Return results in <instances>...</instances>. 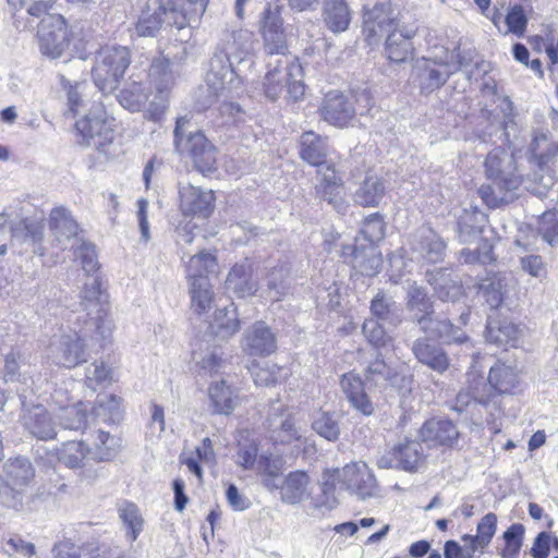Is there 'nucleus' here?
<instances>
[{"label": "nucleus", "instance_id": "59", "mask_svg": "<svg viewBox=\"0 0 558 558\" xmlns=\"http://www.w3.org/2000/svg\"><path fill=\"white\" fill-rule=\"evenodd\" d=\"M75 256L81 260L82 268L86 272L87 278H89V276H98L99 263L95 245L82 241L75 250Z\"/></svg>", "mask_w": 558, "mask_h": 558}, {"label": "nucleus", "instance_id": "11", "mask_svg": "<svg viewBox=\"0 0 558 558\" xmlns=\"http://www.w3.org/2000/svg\"><path fill=\"white\" fill-rule=\"evenodd\" d=\"M39 48L50 59L60 58L69 47L68 27L60 14H47L38 26Z\"/></svg>", "mask_w": 558, "mask_h": 558}, {"label": "nucleus", "instance_id": "51", "mask_svg": "<svg viewBox=\"0 0 558 558\" xmlns=\"http://www.w3.org/2000/svg\"><path fill=\"white\" fill-rule=\"evenodd\" d=\"M486 221V215L483 211L478 209L464 210L458 223L461 240L466 241V236L481 232Z\"/></svg>", "mask_w": 558, "mask_h": 558}, {"label": "nucleus", "instance_id": "36", "mask_svg": "<svg viewBox=\"0 0 558 558\" xmlns=\"http://www.w3.org/2000/svg\"><path fill=\"white\" fill-rule=\"evenodd\" d=\"M168 14L169 12L162 7H147V9H145L140 15L135 25L136 34L141 37L156 36L165 22V17L168 16Z\"/></svg>", "mask_w": 558, "mask_h": 558}, {"label": "nucleus", "instance_id": "52", "mask_svg": "<svg viewBox=\"0 0 558 558\" xmlns=\"http://www.w3.org/2000/svg\"><path fill=\"white\" fill-rule=\"evenodd\" d=\"M58 417L60 425L65 429L80 430L86 425V410L83 409V403L61 408Z\"/></svg>", "mask_w": 558, "mask_h": 558}, {"label": "nucleus", "instance_id": "25", "mask_svg": "<svg viewBox=\"0 0 558 558\" xmlns=\"http://www.w3.org/2000/svg\"><path fill=\"white\" fill-rule=\"evenodd\" d=\"M208 329L218 339L227 340L240 329V320L233 303L217 307L211 319L207 318Z\"/></svg>", "mask_w": 558, "mask_h": 558}, {"label": "nucleus", "instance_id": "13", "mask_svg": "<svg viewBox=\"0 0 558 558\" xmlns=\"http://www.w3.org/2000/svg\"><path fill=\"white\" fill-rule=\"evenodd\" d=\"M260 34L264 51L268 56H284L288 52L287 35L278 4H268L262 16Z\"/></svg>", "mask_w": 558, "mask_h": 558}, {"label": "nucleus", "instance_id": "49", "mask_svg": "<svg viewBox=\"0 0 558 558\" xmlns=\"http://www.w3.org/2000/svg\"><path fill=\"white\" fill-rule=\"evenodd\" d=\"M121 447V439L107 432L98 430L95 440L93 456L98 460H110Z\"/></svg>", "mask_w": 558, "mask_h": 558}, {"label": "nucleus", "instance_id": "56", "mask_svg": "<svg viewBox=\"0 0 558 558\" xmlns=\"http://www.w3.org/2000/svg\"><path fill=\"white\" fill-rule=\"evenodd\" d=\"M87 451L82 441H68L62 445L59 461L68 468H77L86 458Z\"/></svg>", "mask_w": 558, "mask_h": 558}, {"label": "nucleus", "instance_id": "57", "mask_svg": "<svg viewBox=\"0 0 558 558\" xmlns=\"http://www.w3.org/2000/svg\"><path fill=\"white\" fill-rule=\"evenodd\" d=\"M111 380L112 372L104 362L92 363L85 369V383L93 390L100 385L111 384Z\"/></svg>", "mask_w": 558, "mask_h": 558}, {"label": "nucleus", "instance_id": "16", "mask_svg": "<svg viewBox=\"0 0 558 558\" xmlns=\"http://www.w3.org/2000/svg\"><path fill=\"white\" fill-rule=\"evenodd\" d=\"M266 426L268 438L274 446L288 445L301 438L293 414L282 407L272 408L267 417Z\"/></svg>", "mask_w": 558, "mask_h": 558}, {"label": "nucleus", "instance_id": "62", "mask_svg": "<svg viewBox=\"0 0 558 558\" xmlns=\"http://www.w3.org/2000/svg\"><path fill=\"white\" fill-rule=\"evenodd\" d=\"M361 233L368 244L374 245L385 236V223L378 214L368 216L362 227Z\"/></svg>", "mask_w": 558, "mask_h": 558}, {"label": "nucleus", "instance_id": "17", "mask_svg": "<svg viewBox=\"0 0 558 558\" xmlns=\"http://www.w3.org/2000/svg\"><path fill=\"white\" fill-rule=\"evenodd\" d=\"M341 255L349 258L353 268L364 276H376L383 266L381 253L372 244L343 245Z\"/></svg>", "mask_w": 558, "mask_h": 558}, {"label": "nucleus", "instance_id": "37", "mask_svg": "<svg viewBox=\"0 0 558 558\" xmlns=\"http://www.w3.org/2000/svg\"><path fill=\"white\" fill-rule=\"evenodd\" d=\"M497 531V515L493 512L485 514L476 525V534L462 535L463 542L473 543L474 547L480 551H484L492 543Z\"/></svg>", "mask_w": 558, "mask_h": 558}, {"label": "nucleus", "instance_id": "50", "mask_svg": "<svg viewBox=\"0 0 558 558\" xmlns=\"http://www.w3.org/2000/svg\"><path fill=\"white\" fill-rule=\"evenodd\" d=\"M147 99V94L142 84L135 82L123 88L118 95L121 106L133 112L141 111Z\"/></svg>", "mask_w": 558, "mask_h": 558}, {"label": "nucleus", "instance_id": "18", "mask_svg": "<svg viewBox=\"0 0 558 558\" xmlns=\"http://www.w3.org/2000/svg\"><path fill=\"white\" fill-rule=\"evenodd\" d=\"M324 121L337 128H344L355 117V109L352 102L340 92H329L320 107Z\"/></svg>", "mask_w": 558, "mask_h": 558}, {"label": "nucleus", "instance_id": "7", "mask_svg": "<svg viewBox=\"0 0 558 558\" xmlns=\"http://www.w3.org/2000/svg\"><path fill=\"white\" fill-rule=\"evenodd\" d=\"M131 63V53L128 47L108 45L101 47L92 70L95 85L102 93H111L118 87L119 80L124 75Z\"/></svg>", "mask_w": 558, "mask_h": 558}, {"label": "nucleus", "instance_id": "53", "mask_svg": "<svg viewBox=\"0 0 558 558\" xmlns=\"http://www.w3.org/2000/svg\"><path fill=\"white\" fill-rule=\"evenodd\" d=\"M313 429L329 441H335L340 435L338 420L333 413L320 412L313 421Z\"/></svg>", "mask_w": 558, "mask_h": 558}, {"label": "nucleus", "instance_id": "26", "mask_svg": "<svg viewBox=\"0 0 558 558\" xmlns=\"http://www.w3.org/2000/svg\"><path fill=\"white\" fill-rule=\"evenodd\" d=\"M329 150L326 136L306 131L300 137V157L312 166L324 165Z\"/></svg>", "mask_w": 558, "mask_h": 558}, {"label": "nucleus", "instance_id": "31", "mask_svg": "<svg viewBox=\"0 0 558 558\" xmlns=\"http://www.w3.org/2000/svg\"><path fill=\"white\" fill-rule=\"evenodd\" d=\"M24 426L38 439L47 440L56 436L50 415L41 405L34 407L24 415Z\"/></svg>", "mask_w": 558, "mask_h": 558}, {"label": "nucleus", "instance_id": "30", "mask_svg": "<svg viewBox=\"0 0 558 558\" xmlns=\"http://www.w3.org/2000/svg\"><path fill=\"white\" fill-rule=\"evenodd\" d=\"M49 227L56 241L60 244L75 238L78 233V225L64 207H57L51 210Z\"/></svg>", "mask_w": 558, "mask_h": 558}, {"label": "nucleus", "instance_id": "46", "mask_svg": "<svg viewBox=\"0 0 558 558\" xmlns=\"http://www.w3.org/2000/svg\"><path fill=\"white\" fill-rule=\"evenodd\" d=\"M216 267V257L205 251L191 255L186 264V276L189 281L201 277H207L206 274L213 272Z\"/></svg>", "mask_w": 558, "mask_h": 558}, {"label": "nucleus", "instance_id": "3", "mask_svg": "<svg viewBox=\"0 0 558 558\" xmlns=\"http://www.w3.org/2000/svg\"><path fill=\"white\" fill-rule=\"evenodd\" d=\"M514 160L505 149L492 150L485 160V171L490 181L480 187L482 199L489 207H499L518 196L521 178L514 174Z\"/></svg>", "mask_w": 558, "mask_h": 558}, {"label": "nucleus", "instance_id": "29", "mask_svg": "<svg viewBox=\"0 0 558 558\" xmlns=\"http://www.w3.org/2000/svg\"><path fill=\"white\" fill-rule=\"evenodd\" d=\"M386 193V184L380 175L374 172L366 173L364 180L354 192L355 203L362 206L375 207Z\"/></svg>", "mask_w": 558, "mask_h": 558}, {"label": "nucleus", "instance_id": "35", "mask_svg": "<svg viewBox=\"0 0 558 558\" xmlns=\"http://www.w3.org/2000/svg\"><path fill=\"white\" fill-rule=\"evenodd\" d=\"M148 76L155 94L170 95L175 83V77L168 60H155L150 65Z\"/></svg>", "mask_w": 558, "mask_h": 558}, {"label": "nucleus", "instance_id": "42", "mask_svg": "<svg viewBox=\"0 0 558 558\" xmlns=\"http://www.w3.org/2000/svg\"><path fill=\"white\" fill-rule=\"evenodd\" d=\"M518 327L509 320H494L488 318L485 338L495 344H508L517 339Z\"/></svg>", "mask_w": 558, "mask_h": 558}, {"label": "nucleus", "instance_id": "9", "mask_svg": "<svg viewBox=\"0 0 558 558\" xmlns=\"http://www.w3.org/2000/svg\"><path fill=\"white\" fill-rule=\"evenodd\" d=\"M86 326L84 325L80 331L70 333L56 335L52 337L48 347L47 356L56 365L63 367H75L86 361L84 340L88 338L85 335ZM89 338L100 341L96 337Z\"/></svg>", "mask_w": 558, "mask_h": 558}, {"label": "nucleus", "instance_id": "19", "mask_svg": "<svg viewBox=\"0 0 558 558\" xmlns=\"http://www.w3.org/2000/svg\"><path fill=\"white\" fill-rule=\"evenodd\" d=\"M242 348L250 355H269L277 349V339L275 333L264 322H256L245 330L242 339Z\"/></svg>", "mask_w": 558, "mask_h": 558}, {"label": "nucleus", "instance_id": "45", "mask_svg": "<svg viewBox=\"0 0 558 558\" xmlns=\"http://www.w3.org/2000/svg\"><path fill=\"white\" fill-rule=\"evenodd\" d=\"M119 517L126 526L129 539L136 541L144 527V519L137 506L133 502H124L119 508Z\"/></svg>", "mask_w": 558, "mask_h": 558}, {"label": "nucleus", "instance_id": "20", "mask_svg": "<svg viewBox=\"0 0 558 558\" xmlns=\"http://www.w3.org/2000/svg\"><path fill=\"white\" fill-rule=\"evenodd\" d=\"M411 247L429 263L442 260L446 252V243L429 227L417 229L411 239Z\"/></svg>", "mask_w": 558, "mask_h": 558}, {"label": "nucleus", "instance_id": "22", "mask_svg": "<svg viewBox=\"0 0 558 558\" xmlns=\"http://www.w3.org/2000/svg\"><path fill=\"white\" fill-rule=\"evenodd\" d=\"M412 352L416 360L432 371L442 374L450 366V360L445 350L432 343L428 338H418L413 342Z\"/></svg>", "mask_w": 558, "mask_h": 558}, {"label": "nucleus", "instance_id": "61", "mask_svg": "<svg viewBox=\"0 0 558 558\" xmlns=\"http://www.w3.org/2000/svg\"><path fill=\"white\" fill-rule=\"evenodd\" d=\"M286 464L283 457L279 453H263L257 461V471L270 478H276L281 474Z\"/></svg>", "mask_w": 558, "mask_h": 558}, {"label": "nucleus", "instance_id": "58", "mask_svg": "<svg viewBox=\"0 0 558 558\" xmlns=\"http://www.w3.org/2000/svg\"><path fill=\"white\" fill-rule=\"evenodd\" d=\"M501 282L496 278H486L478 284V294L490 308H497L504 301Z\"/></svg>", "mask_w": 558, "mask_h": 558}, {"label": "nucleus", "instance_id": "60", "mask_svg": "<svg viewBox=\"0 0 558 558\" xmlns=\"http://www.w3.org/2000/svg\"><path fill=\"white\" fill-rule=\"evenodd\" d=\"M362 331L367 341L377 349L385 348L391 342V337L387 335L384 327L376 319H366L362 326Z\"/></svg>", "mask_w": 558, "mask_h": 558}, {"label": "nucleus", "instance_id": "5", "mask_svg": "<svg viewBox=\"0 0 558 558\" xmlns=\"http://www.w3.org/2000/svg\"><path fill=\"white\" fill-rule=\"evenodd\" d=\"M530 149L532 171L524 179L521 178V184L537 197H547L557 183L548 163L558 155V144L550 142L546 134H538L533 138Z\"/></svg>", "mask_w": 558, "mask_h": 558}, {"label": "nucleus", "instance_id": "12", "mask_svg": "<svg viewBox=\"0 0 558 558\" xmlns=\"http://www.w3.org/2000/svg\"><path fill=\"white\" fill-rule=\"evenodd\" d=\"M325 488H374L376 480L365 462L347 464L342 469L326 470L322 476Z\"/></svg>", "mask_w": 558, "mask_h": 558}, {"label": "nucleus", "instance_id": "15", "mask_svg": "<svg viewBox=\"0 0 558 558\" xmlns=\"http://www.w3.org/2000/svg\"><path fill=\"white\" fill-rule=\"evenodd\" d=\"M179 196L180 210L185 217L207 218L214 210L215 195L211 190L180 183Z\"/></svg>", "mask_w": 558, "mask_h": 558}, {"label": "nucleus", "instance_id": "2", "mask_svg": "<svg viewBox=\"0 0 558 558\" xmlns=\"http://www.w3.org/2000/svg\"><path fill=\"white\" fill-rule=\"evenodd\" d=\"M417 31L415 21L392 17L385 3H375L363 15L365 40L368 45H377L386 37L385 53L392 62H404L412 56V39Z\"/></svg>", "mask_w": 558, "mask_h": 558}, {"label": "nucleus", "instance_id": "63", "mask_svg": "<svg viewBox=\"0 0 558 558\" xmlns=\"http://www.w3.org/2000/svg\"><path fill=\"white\" fill-rule=\"evenodd\" d=\"M538 232L548 244L558 243V211H548L542 216Z\"/></svg>", "mask_w": 558, "mask_h": 558}, {"label": "nucleus", "instance_id": "48", "mask_svg": "<svg viewBox=\"0 0 558 558\" xmlns=\"http://www.w3.org/2000/svg\"><path fill=\"white\" fill-rule=\"evenodd\" d=\"M214 460V450H213V444L211 440L206 437L203 439V442L199 447L195 450V457H187L183 460V463L186 465L189 472L194 474L197 480L198 484H201L202 478V468L199 463H206L209 464Z\"/></svg>", "mask_w": 558, "mask_h": 558}, {"label": "nucleus", "instance_id": "64", "mask_svg": "<svg viewBox=\"0 0 558 558\" xmlns=\"http://www.w3.org/2000/svg\"><path fill=\"white\" fill-rule=\"evenodd\" d=\"M450 74L451 71L446 64L438 68H428L423 76V88L427 92L439 88L447 82Z\"/></svg>", "mask_w": 558, "mask_h": 558}, {"label": "nucleus", "instance_id": "38", "mask_svg": "<svg viewBox=\"0 0 558 558\" xmlns=\"http://www.w3.org/2000/svg\"><path fill=\"white\" fill-rule=\"evenodd\" d=\"M371 313L377 318L376 320H383L392 326H398L401 323L399 306L392 298L384 293H377L373 299Z\"/></svg>", "mask_w": 558, "mask_h": 558}, {"label": "nucleus", "instance_id": "8", "mask_svg": "<svg viewBox=\"0 0 558 558\" xmlns=\"http://www.w3.org/2000/svg\"><path fill=\"white\" fill-rule=\"evenodd\" d=\"M190 120L186 117L177 119L174 145L180 154H187L201 172H210L216 166V148L205 135L197 131H189Z\"/></svg>", "mask_w": 558, "mask_h": 558}, {"label": "nucleus", "instance_id": "4", "mask_svg": "<svg viewBox=\"0 0 558 558\" xmlns=\"http://www.w3.org/2000/svg\"><path fill=\"white\" fill-rule=\"evenodd\" d=\"M77 311L85 313L84 325L86 336L96 337L101 341L111 338L114 324L109 314L107 295L101 290L99 276H89L80 292Z\"/></svg>", "mask_w": 558, "mask_h": 558}, {"label": "nucleus", "instance_id": "41", "mask_svg": "<svg viewBox=\"0 0 558 558\" xmlns=\"http://www.w3.org/2000/svg\"><path fill=\"white\" fill-rule=\"evenodd\" d=\"M122 399L114 395L99 396L93 408V415L102 422L116 423L122 416Z\"/></svg>", "mask_w": 558, "mask_h": 558}, {"label": "nucleus", "instance_id": "24", "mask_svg": "<svg viewBox=\"0 0 558 558\" xmlns=\"http://www.w3.org/2000/svg\"><path fill=\"white\" fill-rule=\"evenodd\" d=\"M340 386L345 398L354 410L366 416L374 413V403L365 392L364 384L359 375L354 373H347L342 375Z\"/></svg>", "mask_w": 558, "mask_h": 558}, {"label": "nucleus", "instance_id": "1", "mask_svg": "<svg viewBox=\"0 0 558 558\" xmlns=\"http://www.w3.org/2000/svg\"><path fill=\"white\" fill-rule=\"evenodd\" d=\"M254 35L245 28L226 29L222 33L206 75L209 93L218 97L223 90H236L242 85V64L253 52Z\"/></svg>", "mask_w": 558, "mask_h": 558}, {"label": "nucleus", "instance_id": "39", "mask_svg": "<svg viewBox=\"0 0 558 558\" xmlns=\"http://www.w3.org/2000/svg\"><path fill=\"white\" fill-rule=\"evenodd\" d=\"M8 485L25 486L35 476V471L28 459L17 457L9 460L4 465Z\"/></svg>", "mask_w": 558, "mask_h": 558}, {"label": "nucleus", "instance_id": "44", "mask_svg": "<svg viewBox=\"0 0 558 558\" xmlns=\"http://www.w3.org/2000/svg\"><path fill=\"white\" fill-rule=\"evenodd\" d=\"M524 532V526L521 523H513L504 532V544L498 549L502 558H518L523 544Z\"/></svg>", "mask_w": 558, "mask_h": 558}, {"label": "nucleus", "instance_id": "23", "mask_svg": "<svg viewBox=\"0 0 558 558\" xmlns=\"http://www.w3.org/2000/svg\"><path fill=\"white\" fill-rule=\"evenodd\" d=\"M190 308L193 315L207 320L209 312L216 306L213 286L207 277H201L190 282Z\"/></svg>", "mask_w": 558, "mask_h": 558}, {"label": "nucleus", "instance_id": "32", "mask_svg": "<svg viewBox=\"0 0 558 558\" xmlns=\"http://www.w3.org/2000/svg\"><path fill=\"white\" fill-rule=\"evenodd\" d=\"M323 16L327 27L333 33L348 29L351 12L345 0H324Z\"/></svg>", "mask_w": 558, "mask_h": 558}, {"label": "nucleus", "instance_id": "33", "mask_svg": "<svg viewBox=\"0 0 558 558\" xmlns=\"http://www.w3.org/2000/svg\"><path fill=\"white\" fill-rule=\"evenodd\" d=\"M397 465L407 471L417 470L424 462L423 445L417 440L405 439L393 450Z\"/></svg>", "mask_w": 558, "mask_h": 558}, {"label": "nucleus", "instance_id": "34", "mask_svg": "<svg viewBox=\"0 0 558 558\" xmlns=\"http://www.w3.org/2000/svg\"><path fill=\"white\" fill-rule=\"evenodd\" d=\"M208 395L215 413L229 415L238 404V396L225 380L211 384Z\"/></svg>", "mask_w": 558, "mask_h": 558}, {"label": "nucleus", "instance_id": "47", "mask_svg": "<svg viewBox=\"0 0 558 558\" xmlns=\"http://www.w3.org/2000/svg\"><path fill=\"white\" fill-rule=\"evenodd\" d=\"M428 282L434 287L438 298L442 301H454L461 295V286L449 278L445 271L430 275Z\"/></svg>", "mask_w": 558, "mask_h": 558}, {"label": "nucleus", "instance_id": "28", "mask_svg": "<svg viewBox=\"0 0 558 558\" xmlns=\"http://www.w3.org/2000/svg\"><path fill=\"white\" fill-rule=\"evenodd\" d=\"M365 378L368 383L377 387H401L407 381L404 376L398 374L385 360L377 355L365 369Z\"/></svg>", "mask_w": 558, "mask_h": 558}, {"label": "nucleus", "instance_id": "14", "mask_svg": "<svg viewBox=\"0 0 558 558\" xmlns=\"http://www.w3.org/2000/svg\"><path fill=\"white\" fill-rule=\"evenodd\" d=\"M277 63L264 77L263 86L266 97L276 100L286 89L291 99H300L304 95V84L294 78V72L300 73L301 71L300 66L281 68L280 61H277Z\"/></svg>", "mask_w": 558, "mask_h": 558}, {"label": "nucleus", "instance_id": "10", "mask_svg": "<svg viewBox=\"0 0 558 558\" xmlns=\"http://www.w3.org/2000/svg\"><path fill=\"white\" fill-rule=\"evenodd\" d=\"M86 146L101 149L113 141V119H109L102 105H93L89 112L75 123Z\"/></svg>", "mask_w": 558, "mask_h": 558}, {"label": "nucleus", "instance_id": "40", "mask_svg": "<svg viewBox=\"0 0 558 558\" xmlns=\"http://www.w3.org/2000/svg\"><path fill=\"white\" fill-rule=\"evenodd\" d=\"M407 308L413 314V320L420 318V314L434 313L433 301L425 288L416 282L409 283L407 290Z\"/></svg>", "mask_w": 558, "mask_h": 558}, {"label": "nucleus", "instance_id": "55", "mask_svg": "<svg viewBox=\"0 0 558 558\" xmlns=\"http://www.w3.org/2000/svg\"><path fill=\"white\" fill-rule=\"evenodd\" d=\"M288 291L287 272L282 268L274 269L267 279V298L272 302H278L287 295Z\"/></svg>", "mask_w": 558, "mask_h": 558}, {"label": "nucleus", "instance_id": "6", "mask_svg": "<svg viewBox=\"0 0 558 558\" xmlns=\"http://www.w3.org/2000/svg\"><path fill=\"white\" fill-rule=\"evenodd\" d=\"M518 384V374L511 366L502 363L495 364L488 375V383L483 377H473L466 390H462L457 396V410L462 411L471 401L486 404L489 396L486 390L494 388L500 393H508L515 388Z\"/></svg>", "mask_w": 558, "mask_h": 558}, {"label": "nucleus", "instance_id": "21", "mask_svg": "<svg viewBox=\"0 0 558 558\" xmlns=\"http://www.w3.org/2000/svg\"><path fill=\"white\" fill-rule=\"evenodd\" d=\"M420 436L429 446L452 447L458 440L459 430L449 420L432 418L424 423Z\"/></svg>", "mask_w": 558, "mask_h": 558}, {"label": "nucleus", "instance_id": "27", "mask_svg": "<svg viewBox=\"0 0 558 558\" xmlns=\"http://www.w3.org/2000/svg\"><path fill=\"white\" fill-rule=\"evenodd\" d=\"M226 286L240 298L254 295L258 290L257 281L253 278V268L250 264H236L230 270Z\"/></svg>", "mask_w": 558, "mask_h": 558}, {"label": "nucleus", "instance_id": "54", "mask_svg": "<svg viewBox=\"0 0 558 558\" xmlns=\"http://www.w3.org/2000/svg\"><path fill=\"white\" fill-rule=\"evenodd\" d=\"M254 383L257 386L275 385L281 377L282 368L277 364H253L250 368Z\"/></svg>", "mask_w": 558, "mask_h": 558}, {"label": "nucleus", "instance_id": "43", "mask_svg": "<svg viewBox=\"0 0 558 558\" xmlns=\"http://www.w3.org/2000/svg\"><path fill=\"white\" fill-rule=\"evenodd\" d=\"M45 225L43 220H23L17 226L11 227L12 244L39 243L44 238Z\"/></svg>", "mask_w": 558, "mask_h": 558}]
</instances>
